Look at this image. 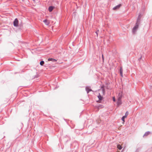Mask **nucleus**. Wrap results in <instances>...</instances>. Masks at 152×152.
Instances as JSON below:
<instances>
[{
    "mask_svg": "<svg viewBox=\"0 0 152 152\" xmlns=\"http://www.w3.org/2000/svg\"><path fill=\"white\" fill-rule=\"evenodd\" d=\"M140 19L139 18V15L137 19V22L136 23L135 26L132 29V33L133 34H135L137 30L139 25L140 23Z\"/></svg>",
    "mask_w": 152,
    "mask_h": 152,
    "instance_id": "nucleus-1",
    "label": "nucleus"
},
{
    "mask_svg": "<svg viewBox=\"0 0 152 152\" xmlns=\"http://www.w3.org/2000/svg\"><path fill=\"white\" fill-rule=\"evenodd\" d=\"M122 96V92H119L118 95V101L117 102V105L118 106H119V105H121L122 104V102L121 101V98Z\"/></svg>",
    "mask_w": 152,
    "mask_h": 152,
    "instance_id": "nucleus-2",
    "label": "nucleus"
},
{
    "mask_svg": "<svg viewBox=\"0 0 152 152\" xmlns=\"http://www.w3.org/2000/svg\"><path fill=\"white\" fill-rule=\"evenodd\" d=\"M13 25L17 27L18 25V20L16 18L13 22Z\"/></svg>",
    "mask_w": 152,
    "mask_h": 152,
    "instance_id": "nucleus-3",
    "label": "nucleus"
},
{
    "mask_svg": "<svg viewBox=\"0 0 152 152\" xmlns=\"http://www.w3.org/2000/svg\"><path fill=\"white\" fill-rule=\"evenodd\" d=\"M128 114H129L128 112L127 111L125 114V115L124 116L122 117L121 119L123 121H124H124L125 118L128 115Z\"/></svg>",
    "mask_w": 152,
    "mask_h": 152,
    "instance_id": "nucleus-4",
    "label": "nucleus"
},
{
    "mask_svg": "<svg viewBox=\"0 0 152 152\" xmlns=\"http://www.w3.org/2000/svg\"><path fill=\"white\" fill-rule=\"evenodd\" d=\"M121 4H119L117 6H116L115 7L113 8V10H116L117 9H118L121 6Z\"/></svg>",
    "mask_w": 152,
    "mask_h": 152,
    "instance_id": "nucleus-5",
    "label": "nucleus"
},
{
    "mask_svg": "<svg viewBox=\"0 0 152 152\" xmlns=\"http://www.w3.org/2000/svg\"><path fill=\"white\" fill-rule=\"evenodd\" d=\"M48 61H51L53 62H55L56 61V60L53 58H49L48 59Z\"/></svg>",
    "mask_w": 152,
    "mask_h": 152,
    "instance_id": "nucleus-6",
    "label": "nucleus"
},
{
    "mask_svg": "<svg viewBox=\"0 0 152 152\" xmlns=\"http://www.w3.org/2000/svg\"><path fill=\"white\" fill-rule=\"evenodd\" d=\"M43 22L47 25H48L49 24V22L47 20H43Z\"/></svg>",
    "mask_w": 152,
    "mask_h": 152,
    "instance_id": "nucleus-7",
    "label": "nucleus"
},
{
    "mask_svg": "<svg viewBox=\"0 0 152 152\" xmlns=\"http://www.w3.org/2000/svg\"><path fill=\"white\" fill-rule=\"evenodd\" d=\"M98 97L99 100H102L103 99V97L99 93V95L98 96Z\"/></svg>",
    "mask_w": 152,
    "mask_h": 152,
    "instance_id": "nucleus-8",
    "label": "nucleus"
},
{
    "mask_svg": "<svg viewBox=\"0 0 152 152\" xmlns=\"http://www.w3.org/2000/svg\"><path fill=\"white\" fill-rule=\"evenodd\" d=\"M86 91L87 93H88L89 91H91V90L88 87H86Z\"/></svg>",
    "mask_w": 152,
    "mask_h": 152,
    "instance_id": "nucleus-9",
    "label": "nucleus"
},
{
    "mask_svg": "<svg viewBox=\"0 0 152 152\" xmlns=\"http://www.w3.org/2000/svg\"><path fill=\"white\" fill-rule=\"evenodd\" d=\"M54 8V7L52 6H50V7H49L48 8L49 11L50 12L52 11L53 10Z\"/></svg>",
    "mask_w": 152,
    "mask_h": 152,
    "instance_id": "nucleus-10",
    "label": "nucleus"
},
{
    "mask_svg": "<svg viewBox=\"0 0 152 152\" xmlns=\"http://www.w3.org/2000/svg\"><path fill=\"white\" fill-rule=\"evenodd\" d=\"M150 133V132L149 131L146 132L143 136V137L145 136H147Z\"/></svg>",
    "mask_w": 152,
    "mask_h": 152,
    "instance_id": "nucleus-11",
    "label": "nucleus"
},
{
    "mask_svg": "<svg viewBox=\"0 0 152 152\" xmlns=\"http://www.w3.org/2000/svg\"><path fill=\"white\" fill-rule=\"evenodd\" d=\"M101 88H102V90H101V91H102V94H102L103 95H104V90L103 88H102V87H101Z\"/></svg>",
    "mask_w": 152,
    "mask_h": 152,
    "instance_id": "nucleus-12",
    "label": "nucleus"
},
{
    "mask_svg": "<svg viewBox=\"0 0 152 152\" xmlns=\"http://www.w3.org/2000/svg\"><path fill=\"white\" fill-rule=\"evenodd\" d=\"M120 74H121V76L122 77H123V74H122L123 70L121 67L120 68Z\"/></svg>",
    "mask_w": 152,
    "mask_h": 152,
    "instance_id": "nucleus-13",
    "label": "nucleus"
},
{
    "mask_svg": "<svg viewBox=\"0 0 152 152\" xmlns=\"http://www.w3.org/2000/svg\"><path fill=\"white\" fill-rule=\"evenodd\" d=\"M117 147L119 150H121V148H122L121 146V145H117Z\"/></svg>",
    "mask_w": 152,
    "mask_h": 152,
    "instance_id": "nucleus-14",
    "label": "nucleus"
},
{
    "mask_svg": "<svg viewBox=\"0 0 152 152\" xmlns=\"http://www.w3.org/2000/svg\"><path fill=\"white\" fill-rule=\"evenodd\" d=\"M44 63V62L43 61H40V64L42 66Z\"/></svg>",
    "mask_w": 152,
    "mask_h": 152,
    "instance_id": "nucleus-15",
    "label": "nucleus"
},
{
    "mask_svg": "<svg viewBox=\"0 0 152 152\" xmlns=\"http://www.w3.org/2000/svg\"><path fill=\"white\" fill-rule=\"evenodd\" d=\"M113 100L114 102H115V98L114 97H113Z\"/></svg>",
    "mask_w": 152,
    "mask_h": 152,
    "instance_id": "nucleus-16",
    "label": "nucleus"
},
{
    "mask_svg": "<svg viewBox=\"0 0 152 152\" xmlns=\"http://www.w3.org/2000/svg\"><path fill=\"white\" fill-rule=\"evenodd\" d=\"M99 30H98L97 31H96V34H97V36L98 35V32H99Z\"/></svg>",
    "mask_w": 152,
    "mask_h": 152,
    "instance_id": "nucleus-17",
    "label": "nucleus"
},
{
    "mask_svg": "<svg viewBox=\"0 0 152 152\" xmlns=\"http://www.w3.org/2000/svg\"><path fill=\"white\" fill-rule=\"evenodd\" d=\"M102 58H103V59L104 58H103V55H102Z\"/></svg>",
    "mask_w": 152,
    "mask_h": 152,
    "instance_id": "nucleus-18",
    "label": "nucleus"
},
{
    "mask_svg": "<svg viewBox=\"0 0 152 152\" xmlns=\"http://www.w3.org/2000/svg\"><path fill=\"white\" fill-rule=\"evenodd\" d=\"M141 57L139 59L140 60L141 59Z\"/></svg>",
    "mask_w": 152,
    "mask_h": 152,
    "instance_id": "nucleus-19",
    "label": "nucleus"
}]
</instances>
